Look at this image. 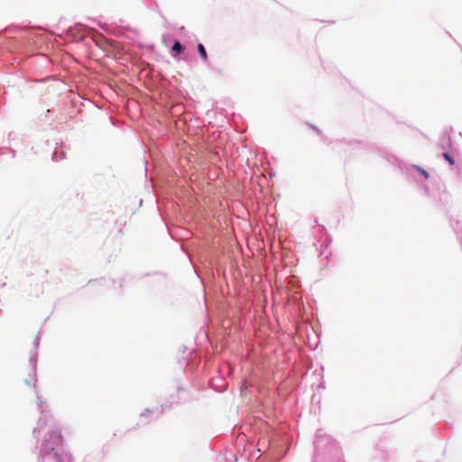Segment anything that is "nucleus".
Wrapping results in <instances>:
<instances>
[{
  "instance_id": "1",
  "label": "nucleus",
  "mask_w": 462,
  "mask_h": 462,
  "mask_svg": "<svg viewBox=\"0 0 462 462\" xmlns=\"http://www.w3.org/2000/svg\"><path fill=\"white\" fill-rule=\"evenodd\" d=\"M442 156L445 160H447L449 163L450 166H453L455 164V160H454V156L451 152H444L442 153Z\"/></svg>"
},
{
  "instance_id": "3",
  "label": "nucleus",
  "mask_w": 462,
  "mask_h": 462,
  "mask_svg": "<svg viewBox=\"0 0 462 462\" xmlns=\"http://www.w3.org/2000/svg\"><path fill=\"white\" fill-rule=\"evenodd\" d=\"M172 51L177 52V53H180L182 51H183V47L182 45L180 44V42L176 41L172 46Z\"/></svg>"
},
{
  "instance_id": "2",
  "label": "nucleus",
  "mask_w": 462,
  "mask_h": 462,
  "mask_svg": "<svg viewBox=\"0 0 462 462\" xmlns=\"http://www.w3.org/2000/svg\"><path fill=\"white\" fill-rule=\"evenodd\" d=\"M198 51H199V55H200L201 59H202L204 61H206V60H208V54H207V51H206V50H205V47H204L201 43H199V44L198 45Z\"/></svg>"
},
{
  "instance_id": "4",
  "label": "nucleus",
  "mask_w": 462,
  "mask_h": 462,
  "mask_svg": "<svg viewBox=\"0 0 462 462\" xmlns=\"http://www.w3.org/2000/svg\"><path fill=\"white\" fill-rule=\"evenodd\" d=\"M412 169L419 171L420 174H421L426 180L430 178V174L423 169H421L418 166H412Z\"/></svg>"
}]
</instances>
